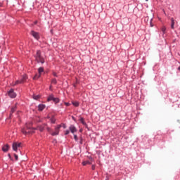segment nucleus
Here are the masks:
<instances>
[{"mask_svg":"<svg viewBox=\"0 0 180 180\" xmlns=\"http://www.w3.org/2000/svg\"><path fill=\"white\" fill-rule=\"evenodd\" d=\"M34 58L37 63H41V64H44V58L41 56V51H40V50L37 51V53L34 55Z\"/></svg>","mask_w":180,"mask_h":180,"instance_id":"f257e3e1","label":"nucleus"},{"mask_svg":"<svg viewBox=\"0 0 180 180\" xmlns=\"http://www.w3.org/2000/svg\"><path fill=\"white\" fill-rule=\"evenodd\" d=\"M27 79V76L26 75H24L22 77L15 82V85H19V84H24V82H26V80Z\"/></svg>","mask_w":180,"mask_h":180,"instance_id":"f03ea898","label":"nucleus"},{"mask_svg":"<svg viewBox=\"0 0 180 180\" xmlns=\"http://www.w3.org/2000/svg\"><path fill=\"white\" fill-rule=\"evenodd\" d=\"M30 34L33 37L34 39H36V40H39V39H40V34L37 32L32 30L31 31Z\"/></svg>","mask_w":180,"mask_h":180,"instance_id":"7ed1b4c3","label":"nucleus"},{"mask_svg":"<svg viewBox=\"0 0 180 180\" xmlns=\"http://www.w3.org/2000/svg\"><path fill=\"white\" fill-rule=\"evenodd\" d=\"M22 133L23 134H32V133H34L33 129H30L29 128L26 129H22Z\"/></svg>","mask_w":180,"mask_h":180,"instance_id":"20e7f679","label":"nucleus"},{"mask_svg":"<svg viewBox=\"0 0 180 180\" xmlns=\"http://www.w3.org/2000/svg\"><path fill=\"white\" fill-rule=\"evenodd\" d=\"M60 129H61V125L59 124L55 128V131L52 133V136H58L60 133Z\"/></svg>","mask_w":180,"mask_h":180,"instance_id":"39448f33","label":"nucleus"},{"mask_svg":"<svg viewBox=\"0 0 180 180\" xmlns=\"http://www.w3.org/2000/svg\"><path fill=\"white\" fill-rule=\"evenodd\" d=\"M21 144L22 143H20L14 142L13 143V150L14 151H18V148H19V147H20Z\"/></svg>","mask_w":180,"mask_h":180,"instance_id":"423d86ee","label":"nucleus"},{"mask_svg":"<svg viewBox=\"0 0 180 180\" xmlns=\"http://www.w3.org/2000/svg\"><path fill=\"white\" fill-rule=\"evenodd\" d=\"M69 130L72 133V134H74V133H77V128L74 125H70Z\"/></svg>","mask_w":180,"mask_h":180,"instance_id":"0eeeda50","label":"nucleus"},{"mask_svg":"<svg viewBox=\"0 0 180 180\" xmlns=\"http://www.w3.org/2000/svg\"><path fill=\"white\" fill-rule=\"evenodd\" d=\"M8 95L10 96V98H16V93H15L13 91H9L8 92Z\"/></svg>","mask_w":180,"mask_h":180,"instance_id":"6e6552de","label":"nucleus"},{"mask_svg":"<svg viewBox=\"0 0 180 180\" xmlns=\"http://www.w3.org/2000/svg\"><path fill=\"white\" fill-rule=\"evenodd\" d=\"M9 150V145L6 144L4 146L2 147V151H4V153H6L8 152Z\"/></svg>","mask_w":180,"mask_h":180,"instance_id":"1a4fd4ad","label":"nucleus"},{"mask_svg":"<svg viewBox=\"0 0 180 180\" xmlns=\"http://www.w3.org/2000/svg\"><path fill=\"white\" fill-rule=\"evenodd\" d=\"M45 108H46V105L44 104H39L38 106V110H39L40 112H41Z\"/></svg>","mask_w":180,"mask_h":180,"instance_id":"9d476101","label":"nucleus"},{"mask_svg":"<svg viewBox=\"0 0 180 180\" xmlns=\"http://www.w3.org/2000/svg\"><path fill=\"white\" fill-rule=\"evenodd\" d=\"M92 164V160H86L82 162L83 165H91Z\"/></svg>","mask_w":180,"mask_h":180,"instance_id":"9b49d317","label":"nucleus"},{"mask_svg":"<svg viewBox=\"0 0 180 180\" xmlns=\"http://www.w3.org/2000/svg\"><path fill=\"white\" fill-rule=\"evenodd\" d=\"M41 96H40V95L34 94V95L32 96V98H33V99H34L35 101H39V99H40Z\"/></svg>","mask_w":180,"mask_h":180,"instance_id":"f8f14e48","label":"nucleus"},{"mask_svg":"<svg viewBox=\"0 0 180 180\" xmlns=\"http://www.w3.org/2000/svg\"><path fill=\"white\" fill-rule=\"evenodd\" d=\"M54 95L51 94L49 95V96L48 97L47 101L50 102V101H54Z\"/></svg>","mask_w":180,"mask_h":180,"instance_id":"ddd939ff","label":"nucleus"},{"mask_svg":"<svg viewBox=\"0 0 180 180\" xmlns=\"http://www.w3.org/2000/svg\"><path fill=\"white\" fill-rule=\"evenodd\" d=\"M171 22H172V23H171V28L174 29V26H175V21H174V18H171Z\"/></svg>","mask_w":180,"mask_h":180,"instance_id":"4468645a","label":"nucleus"},{"mask_svg":"<svg viewBox=\"0 0 180 180\" xmlns=\"http://www.w3.org/2000/svg\"><path fill=\"white\" fill-rule=\"evenodd\" d=\"M79 121L81 122V123H82V124H84V126H86V127L88 126V125L86 124V122H85V120H84L83 117H81V118L79 119Z\"/></svg>","mask_w":180,"mask_h":180,"instance_id":"2eb2a0df","label":"nucleus"},{"mask_svg":"<svg viewBox=\"0 0 180 180\" xmlns=\"http://www.w3.org/2000/svg\"><path fill=\"white\" fill-rule=\"evenodd\" d=\"M41 77V75L39 73L38 74H36L34 77H33V79H39V78H40Z\"/></svg>","mask_w":180,"mask_h":180,"instance_id":"dca6fc26","label":"nucleus"},{"mask_svg":"<svg viewBox=\"0 0 180 180\" xmlns=\"http://www.w3.org/2000/svg\"><path fill=\"white\" fill-rule=\"evenodd\" d=\"M44 71V69L41 67V68H39L38 69V72H39V74L41 75V72H43Z\"/></svg>","mask_w":180,"mask_h":180,"instance_id":"f3484780","label":"nucleus"},{"mask_svg":"<svg viewBox=\"0 0 180 180\" xmlns=\"http://www.w3.org/2000/svg\"><path fill=\"white\" fill-rule=\"evenodd\" d=\"M53 102H55V103H58L60 102V99L58 98L54 97Z\"/></svg>","mask_w":180,"mask_h":180,"instance_id":"a211bd4d","label":"nucleus"},{"mask_svg":"<svg viewBox=\"0 0 180 180\" xmlns=\"http://www.w3.org/2000/svg\"><path fill=\"white\" fill-rule=\"evenodd\" d=\"M72 105H74V106H79V103H78V102H77V101H73L72 102Z\"/></svg>","mask_w":180,"mask_h":180,"instance_id":"6ab92c4d","label":"nucleus"},{"mask_svg":"<svg viewBox=\"0 0 180 180\" xmlns=\"http://www.w3.org/2000/svg\"><path fill=\"white\" fill-rule=\"evenodd\" d=\"M50 120H51V123H56V118H54V117H51Z\"/></svg>","mask_w":180,"mask_h":180,"instance_id":"aec40b11","label":"nucleus"},{"mask_svg":"<svg viewBox=\"0 0 180 180\" xmlns=\"http://www.w3.org/2000/svg\"><path fill=\"white\" fill-rule=\"evenodd\" d=\"M51 82H52V84H57V79H53Z\"/></svg>","mask_w":180,"mask_h":180,"instance_id":"412c9836","label":"nucleus"},{"mask_svg":"<svg viewBox=\"0 0 180 180\" xmlns=\"http://www.w3.org/2000/svg\"><path fill=\"white\" fill-rule=\"evenodd\" d=\"M74 139L75 140V141H78V136L77 135H74Z\"/></svg>","mask_w":180,"mask_h":180,"instance_id":"4be33fe9","label":"nucleus"},{"mask_svg":"<svg viewBox=\"0 0 180 180\" xmlns=\"http://www.w3.org/2000/svg\"><path fill=\"white\" fill-rule=\"evenodd\" d=\"M165 30H167V28H165V27H163L162 28V32L163 33H165Z\"/></svg>","mask_w":180,"mask_h":180,"instance_id":"5701e85b","label":"nucleus"},{"mask_svg":"<svg viewBox=\"0 0 180 180\" xmlns=\"http://www.w3.org/2000/svg\"><path fill=\"white\" fill-rule=\"evenodd\" d=\"M15 110H16V107L11 108V113H13V112H15Z\"/></svg>","mask_w":180,"mask_h":180,"instance_id":"b1692460","label":"nucleus"},{"mask_svg":"<svg viewBox=\"0 0 180 180\" xmlns=\"http://www.w3.org/2000/svg\"><path fill=\"white\" fill-rule=\"evenodd\" d=\"M44 130V127H39V131H43Z\"/></svg>","mask_w":180,"mask_h":180,"instance_id":"393cba45","label":"nucleus"},{"mask_svg":"<svg viewBox=\"0 0 180 180\" xmlns=\"http://www.w3.org/2000/svg\"><path fill=\"white\" fill-rule=\"evenodd\" d=\"M65 136L70 134V131H68V130L65 131Z\"/></svg>","mask_w":180,"mask_h":180,"instance_id":"a878e982","label":"nucleus"},{"mask_svg":"<svg viewBox=\"0 0 180 180\" xmlns=\"http://www.w3.org/2000/svg\"><path fill=\"white\" fill-rule=\"evenodd\" d=\"M14 157H15L16 161H18V155L14 154Z\"/></svg>","mask_w":180,"mask_h":180,"instance_id":"bb28decb","label":"nucleus"},{"mask_svg":"<svg viewBox=\"0 0 180 180\" xmlns=\"http://www.w3.org/2000/svg\"><path fill=\"white\" fill-rule=\"evenodd\" d=\"M46 130H48V131H51V129L49 127H46Z\"/></svg>","mask_w":180,"mask_h":180,"instance_id":"cd10ccee","label":"nucleus"},{"mask_svg":"<svg viewBox=\"0 0 180 180\" xmlns=\"http://www.w3.org/2000/svg\"><path fill=\"white\" fill-rule=\"evenodd\" d=\"M91 169H93V171L95 170V165H93L91 166Z\"/></svg>","mask_w":180,"mask_h":180,"instance_id":"c85d7f7f","label":"nucleus"},{"mask_svg":"<svg viewBox=\"0 0 180 180\" xmlns=\"http://www.w3.org/2000/svg\"><path fill=\"white\" fill-rule=\"evenodd\" d=\"M53 77H57V73L53 72Z\"/></svg>","mask_w":180,"mask_h":180,"instance_id":"c756f323","label":"nucleus"},{"mask_svg":"<svg viewBox=\"0 0 180 180\" xmlns=\"http://www.w3.org/2000/svg\"><path fill=\"white\" fill-rule=\"evenodd\" d=\"M80 144H82V137L80 138V142H79Z\"/></svg>","mask_w":180,"mask_h":180,"instance_id":"7c9ffc66","label":"nucleus"},{"mask_svg":"<svg viewBox=\"0 0 180 180\" xmlns=\"http://www.w3.org/2000/svg\"><path fill=\"white\" fill-rule=\"evenodd\" d=\"M66 106H70V103H65Z\"/></svg>","mask_w":180,"mask_h":180,"instance_id":"2f4dec72","label":"nucleus"},{"mask_svg":"<svg viewBox=\"0 0 180 180\" xmlns=\"http://www.w3.org/2000/svg\"><path fill=\"white\" fill-rule=\"evenodd\" d=\"M8 157H9L10 159L12 158V157L11 156V154H10V153H8Z\"/></svg>","mask_w":180,"mask_h":180,"instance_id":"473e14b6","label":"nucleus"},{"mask_svg":"<svg viewBox=\"0 0 180 180\" xmlns=\"http://www.w3.org/2000/svg\"><path fill=\"white\" fill-rule=\"evenodd\" d=\"M3 6L2 3L0 2V8Z\"/></svg>","mask_w":180,"mask_h":180,"instance_id":"72a5a7b5","label":"nucleus"},{"mask_svg":"<svg viewBox=\"0 0 180 180\" xmlns=\"http://www.w3.org/2000/svg\"><path fill=\"white\" fill-rule=\"evenodd\" d=\"M34 23V25H37V21H35Z\"/></svg>","mask_w":180,"mask_h":180,"instance_id":"f704fd0d","label":"nucleus"},{"mask_svg":"<svg viewBox=\"0 0 180 180\" xmlns=\"http://www.w3.org/2000/svg\"><path fill=\"white\" fill-rule=\"evenodd\" d=\"M153 26H154V25H153V24L150 22V27H153Z\"/></svg>","mask_w":180,"mask_h":180,"instance_id":"c9c22d12","label":"nucleus"},{"mask_svg":"<svg viewBox=\"0 0 180 180\" xmlns=\"http://www.w3.org/2000/svg\"><path fill=\"white\" fill-rule=\"evenodd\" d=\"M63 129H65V124H63Z\"/></svg>","mask_w":180,"mask_h":180,"instance_id":"e433bc0d","label":"nucleus"},{"mask_svg":"<svg viewBox=\"0 0 180 180\" xmlns=\"http://www.w3.org/2000/svg\"><path fill=\"white\" fill-rule=\"evenodd\" d=\"M80 133H82V129H79Z\"/></svg>","mask_w":180,"mask_h":180,"instance_id":"4c0bfd02","label":"nucleus"},{"mask_svg":"<svg viewBox=\"0 0 180 180\" xmlns=\"http://www.w3.org/2000/svg\"><path fill=\"white\" fill-rule=\"evenodd\" d=\"M178 70L180 71V66L178 68Z\"/></svg>","mask_w":180,"mask_h":180,"instance_id":"58836bf2","label":"nucleus"},{"mask_svg":"<svg viewBox=\"0 0 180 180\" xmlns=\"http://www.w3.org/2000/svg\"><path fill=\"white\" fill-rule=\"evenodd\" d=\"M10 91H13V89H11Z\"/></svg>","mask_w":180,"mask_h":180,"instance_id":"ea45409f","label":"nucleus"},{"mask_svg":"<svg viewBox=\"0 0 180 180\" xmlns=\"http://www.w3.org/2000/svg\"><path fill=\"white\" fill-rule=\"evenodd\" d=\"M44 126H47V124H44Z\"/></svg>","mask_w":180,"mask_h":180,"instance_id":"a19ab883","label":"nucleus"},{"mask_svg":"<svg viewBox=\"0 0 180 180\" xmlns=\"http://www.w3.org/2000/svg\"><path fill=\"white\" fill-rule=\"evenodd\" d=\"M146 2L148 1V0H146Z\"/></svg>","mask_w":180,"mask_h":180,"instance_id":"79ce46f5","label":"nucleus"}]
</instances>
